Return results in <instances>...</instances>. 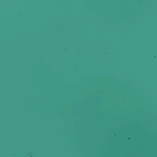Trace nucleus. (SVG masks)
<instances>
[{"label": "nucleus", "mask_w": 157, "mask_h": 157, "mask_svg": "<svg viewBox=\"0 0 157 157\" xmlns=\"http://www.w3.org/2000/svg\"><path fill=\"white\" fill-rule=\"evenodd\" d=\"M106 4V63H108V1H46V2H100Z\"/></svg>", "instance_id": "1"}]
</instances>
